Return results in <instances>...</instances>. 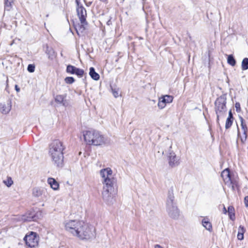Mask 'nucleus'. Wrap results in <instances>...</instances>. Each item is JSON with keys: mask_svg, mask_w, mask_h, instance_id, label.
<instances>
[{"mask_svg": "<svg viewBox=\"0 0 248 248\" xmlns=\"http://www.w3.org/2000/svg\"><path fill=\"white\" fill-rule=\"evenodd\" d=\"M65 146L63 143L58 140H54L49 145L48 154L54 164L58 167H62L63 165V151Z\"/></svg>", "mask_w": 248, "mask_h": 248, "instance_id": "f257e3e1", "label": "nucleus"}, {"mask_svg": "<svg viewBox=\"0 0 248 248\" xmlns=\"http://www.w3.org/2000/svg\"><path fill=\"white\" fill-rule=\"evenodd\" d=\"M100 175L103 184V189L114 190V186L117 183V180L113 174L112 170L110 168L101 169Z\"/></svg>", "mask_w": 248, "mask_h": 248, "instance_id": "f03ea898", "label": "nucleus"}, {"mask_svg": "<svg viewBox=\"0 0 248 248\" xmlns=\"http://www.w3.org/2000/svg\"><path fill=\"white\" fill-rule=\"evenodd\" d=\"M85 141L87 144L100 146L106 143L105 137L98 131L89 130L83 132Z\"/></svg>", "mask_w": 248, "mask_h": 248, "instance_id": "7ed1b4c3", "label": "nucleus"}, {"mask_svg": "<svg viewBox=\"0 0 248 248\" xmlns=\"http://www.w3.org/2000/svg\"><path fill=\"white\" fill-rule=\"evenodd\" d=\"M166 211L169 216L172 218L177 219L180 216V212L175 201L172 189L169 190L166 199Z\"/></svg>", "mask_w": 248, "mask_h": 248, "instance_id": "20e7f679", "label": "nucleus"}, {"mask_svg": "<svg viewBox=\"0 0 248 248\" xmlns=\"http://www.w3.org/2000/svg\"><path fill=\"white\" fill-rule=\"evenodd\" d=\"M95 234V228L88 223L81 220L76 237L80 240H89L94 237Z\"/></svg>", "mask_w": 248, "mask_h": 248, "instance_id": "39448f33", "label": "nucleus"}, {"mask_svg": "<svg viewBox=\"0 0 248 248\" xmlns=\"http://www.w3.org/2000/svg\"><path fill=\"white\" fill-rule=\"evenodd\" d=\"M77 3L76 11L77 15L80 22V25H78L75 27L77 34L79 35L80 33L83 32L88 25L86 21L87 13L85 8L80 4L78 0L76 1Z\"/></svg>", "mask_w": 248, "mask_h": 248, "instance_id": "423d86ee", "label": "nucleus"}, {"mask_svg": "<svg viewBox=\"0 0 248 248\" xmlns=\"http://www.w3.org/2000/svg\"><path fill=\"white\" fill-rule=\"evenodd\" d=\"M227 95L223 94L217 98L215 102V110L217 117V123L218 124L220 118L224 117L227 113L226 108Z\"/></svg>", "mask_w": 248, "mask_h": 248, "instance_id": "0eeeda50", "label": "nucleus"}, {"mask_svg": "<svg viewBox=\"0 0 248 248\" xmlns=\"http://www.w3.org/2000/svg\"><path fill=\"white\" fill-rule=\"evenodd\" d=\"M80 222L81 220L75 219L66 220L63 223L64 229L68 233L71 234L74 236H76Z\"/></svg>", "mask_w": 248, "mask_h": 248, "instance_id": "6e6552de", "label": "nucleus"}, {"mask_svg": "<svg viewBox=\"0 0 248 248\" xmlns=\"http://www.w3.org/2000/svg\"><path fill=\"white\" fill-rule=\"evenodd\" d=\"M116 195L115 189H103L102 192L103 200L108 205H111L116 202Z\"/></svg>", "mask_w": 248, "mask_h": 248, "instance_id": "1a4fd4ad", "label": "nucleus"}, {"mask_svg": "<svg viewBox=\"0 0 248 248\" xmlns=\"http://www.w3.org/2000/svg\"><path fill=\"white\" fill-rule=\"evenodd\" d=\"M42 217V211H38L36 212L33 210L27 212L24 215L22 216L21 220L24 222L35 221Z\"/></svg>", "mask_w": 248, "mask_h": 248, "instance_id": "9d476101", "label": "nucleus"}, {"mask_svg": "<svg viewBox=\"0 0 248 248\" xmlns=\"http://www.w3.org/2000/svg\"><path fill=\"white\" fill-rule=\"evenodd\" d=\"M26 244L30 248H34L38 245V238L36 233L34 232H31L29 235H26L24 238Z\"/></svg>", "mask_w": 248, "mask_h": 248, "instance_id": "9b49d317", "label": "nucleus"}, {"mask_svg": "<svg viewBox=\"0 0 248 248\" xmlns=\"http://www.w3.org/2000/svg\"><path fill=\"white\" fill-rule=\"evenodd\" d=\"M47 195L46 190L44 188L36 187L32 189V195L37 198L41 197L43 200L46 199Z\"/></svg>", "mask_w": 248, "mask_h": 248, "instance_id": "f8f14e48", "label": "nucleus"}, {"mask_svg": "<svg viewBox=\"0 0 248 248\" xmlns=\"http://www.w3.org/2000/svg\"><path fill=\"white\" fill-rule=\"evenodd\" d=\"M66 72L70 74H75L79 77H82L84 73V71L83 69L77 68L71 65H67Z\"/></svg>", "mask_w": 248, "mask_h": 248, "instance_id": "ddd939ff", "label": "nucleus"}, {"mask_svg": "<svg viewBox=\"0 0 248 248\" xmlns=\"http://www.w3.org/2000/svg\"><path fill=\"white\" fill-rule=\"evenodd\" d=\"M169 164L171 167H175L178 166L180 164V158L177 156L173 152H170L168 155Z\"/></svg>", "mask_w": 248, "mask_h": 248, "instance_id": "4468645a", "label": "nucleus"}, {"mask_svg": "<svg viewBox=\"0 0 248 248\" xmlns=\"http://www.w3.org/2000/svg\"><path fill=\"white\" fill-rule=\"evenodd\" d=\"M231 187L232 191H235L238 189V178L237 175H233L230 178V180L226 184Z\"/></svg>", "mask_w": 248, "mask_h": 248, "instance_id": "2eb2a0df", "label": "nucleus"}, {"mask_svg": "<svg viewBox=\"0 0 248 248\" xmlns=\"http://www.w3.org/2000/svg\"><path fill=\"white\" fill-rule=\"evenodd\" d=\"M66 98V94L56 95L55 97V101L58 104L66 107L69 105V102Z\"/></svg>", "mask_w": 248, "mask_h": 248, "instance_id": "dca6fc26", "label": "nucleus"}, {"mask_svg": "<svg viewBox=\"0 0 248 248\" xmlns=\"http://www.w3.org/2000/svg\"><path fill=\"white\" fill-rule=\"evenodd\" d=\"M240 120H241V125L242 129L243 132V134L242 136H240V133L238 130V137H240L241 141L242 142H244L246 140V139H247L248 128H247V125L245 123L244 120L243 119V118L241 117Z\"/></svg>", "mask_w": 248, "mask_h": 248, "instance_id": "f3484780", "label": "nucleus"}, {"mask_svg": "<svg viewBox=\"0 0 248 248\" xmlns=\"http://www.w3.org/2000/svg\"><path fill=\"white\" fill-rule=\"evenodd\" d=\"M12 105L11 102L0 104V111L3 114H8L11 109Z\"/></svg>", "mask_w": 248, "mask_h": 248, "instance_id": "a211bd4d", "label": "nucleus"}, {"mask_svg": "<svg viewBox=\"0 0 248 248\" xmlns=\"http://www.w3.org/2000/svg\"><path fill=\"white\" fill-rule=\"evenodd\" d=\"M222 178L225 184L228 182V181L230 180V178L232 175L230 173V170L229 169H225L221 173V174Z\"/></svg>", "mask_w": 248, "mask_h": 248, "instance_id": "6ab92c4d", "label": "nucleus"}, {"mask_svg": "<svg viewBox=\"0 0 248 248\" xmlns=\"http://www.w3.org/2000/svg\"><path fill=\"white\" fill-rule=\"evenodd\" d=\"M47 183L53 189L56 190L59 189V184L55 179L53 178H48L47 179Z\"/></svg>", "mask_w": 248, "mask_h": 248, "instance_id": "aec40b11", "label": "nucleus"}, {"mask_svg": "<svg viewBox=\"0 0 248 248\" xmlns=\"http://www.w3.org/2000/svg\"><path fill=\"white\" fill-rule=\"evenodd\" d=\"M202 226L209 232L212 231V225L211 223L209 221L208 218H204L202 221Z\"/></svg>", "mask_w": 248, "mask_h": 248, "instance_id": "412c9836", "label": "nucleus"}, {"mask_svg": "<svg viewBox=\"0 0 248 248\" xmlns=\"http://www.w3.org/2000/svg\"><path fill=\"white\" fill-rule=\"evenodd\" d=\"M89 75L91 77L95 80H98L100 78L99 75L95 71L93 67L90 68Z\"/></svg>", "mask_w": 248, "mask_h": 248, "instance_id": "4be33fe9", "label": "nucleus"}, {"mask_svg": "<svg viewBox=\"0 0 248 248\" xmlns=\"http://www.w3.org/2000/svg\"><path fill=\"white\" fill-rule=\"evenodd\" d=\"M246 230L244 226L240 225L238 228L237 238L238 240H242L244 239V233Z\"/></svg>", "mask_w": 248, "mask_h": 248, "instance_id": "5701e85b", "label": "nucleus"}, {"mask_svg": "<svg viewBox=\"0 0 248 248\" xmlns=\"http://www.w3.org/2000/svg\"><path fill=\"white\" fill-rule=\"evenodd\" d=\"M166 104L170 103L172 102L173 97L171 95H165L160 98Z\"/></svg>", "mask_w": 248, "mask_h": 248, "instance_id": "b1692460", "label": "nucleus"}, {"mask_svg": "<svg viewBox=\"0 0 248 248\" xmlns=\"http://www.w3.org/2000/svg\"><path fill=\"white\" fill-rule=\"evenodd\" d=\"M227 62L231 66H234L236 64V61L232 55H229L227 58Z\"/></svg>", "mask_w": 248, "mask_h": 248, "instance_id": "393cba45", "label": "nucleus"}, {"mask_svg": "<svg viewBox=\"0 0 248 248\" xmlns=\"http://www.w3.org/2000/svg\"><path fill=\"white\" fill-rule=\"evenodd\" d=\"M241 68L242 70H246L248 69V58H245L243 60L241 64Z\"/></svg>", "mask_w": 248, "mask_h": 248, "instance_id": "a878e982", "label": "nucleus"}, {"mask_svg": "<svg viewBox=\"0 0 248 248\" xmlns=\"http://www.w3.org/2000/svg\"><path fill=\"white\" fill-rule=\"evenodd\" d=\"M234 211V208L232 206H230L228 208V212L229 214V215L230 216V218L232 220H233L234 219V213L233 212Z\"/></svg>", "mask_w": 248, "mask_h": 248, "instance_id": "bb28decb", "label": "nucleus"}, {"mask_svg": "<svg viewBox=\"0 0 248 248\" xmlns=\"http://www.w3.org/2000/svg\"><path fill=\"white\" fill-rule=\"evenodd\" d=\"M13 2V0H4L5 9L9 11L12 8V3Z\"/></svg>", "mask_w": 248, "mask_h": 248, "instance_id": "cd10ccee", "label": "nucleus"}, {"mask_svg": "<svg viewBox=\"0 0 248 248\" xmlns=\"http://www.w3.org/2000/svg\"><path fill=\"white\" fill-rule=\"evenodd\" d=\"M3 183L6 185L7 187L11 186L13 184V181L10 177H7L5 180L3 181Z\"/></svg>", "mask_w": 248, "mask_h": 248, "instance_id": "c85d7f7f", "label": "nucleus"}, {"mask_svg": "<svg viewBox=\"0 0 248 248\" xmlns=\"http://www.w3.org/2000/svg\"><path fill=\"white\" fill-rule=\"evenodd\" d=\"M112 93L113 96L117 98L119 96V88H111Z\"/></svg>", "mask_w": 248, "mask_h": 248, "instance_id": "c756f323", "label": "nucleus"}, {"mask_svg": "<svg viewBox=\"0 0 248 248\" xmlns=\"http://www.w3.org/2000/svg\"><path fill=\"white\" fill-rule=\"evenodd\" d=\"M233 120L230 119V118H227L225 124V128L226 129L229 128L232 124Z\"/></svg>", "mask_w": 248, "mask_h": 248, "instance_id": "7c9ffc66", "label": "nucleus"}, {"mask_svg": "<svg viewBox=\"0 0 248 248\" xmlns=\"http://www.w3.org/2000/svg\"><path fill=\"white\" fill-rule=\"evenodd\" d=\"M166 105V104L162 100L161 98L159 99L157 106L160 109L164 108Z\"/></svg>", "mask_w": 248, "mask_h": 248, "instance_id": "2f4dec72", "label": "nucleus"}, {"mask_svg": "<svg viewBox=\"0 0 248 248\" xmlns=\"http://www.w3.org/2000/svg\"><path fill=\"white\" fill-rule=\"evenodd\" d=\"M65 82L67 84H72L74 82L75 79L72 77H66L65 79Z\"/></svg>", "mask_w": 248, "mask_h": 248, "instance_id": "473e14b6", "label": "nucleus"}, {"mask_svg": "<svg viewBox=\"0 0 248 248\" xmlns=\"http://www.w3.org/2000/svg\"><path fill=\"white\" fill-rule=\"evenodd\" d=\"M27 70L29 72L32 73L35 70V66L33 64H29L27 67Z\"/></svg>", "mask_w": 248, "mask_h": 248, "instance_id": "72a5a7b5", "label": "nucleus"}, {"mask_svg": "<svg viewBox=\"0 0 248 248\" xmlns=\"http://www.w3.org/2000/svg\"><path fill=\"white\" fill-rule=\"evenodd\" d=\"M235 107L237 112H239L241 110L240 104L239 103L236 102L235 104Z\"/></svg>", "mask_w": 248, "mask_h": 248, "instance_id": "f704fd0d", "label": "nucleus"}, {"mask_svg": "<svg viewBox=\"0 0 248 248\" xmlns=\"http://www.w3.org/2000/svg\"><path fill=\"white\" fill-rule=\"evenodd\" d=\"M244 202L245 206L248 207V196H246L244 198Z\"/></svg>", "mask_w": 248, "mask_h": 248, "instance_id": "c9c22d12", "label": "nucleus"}, {"mask_svg": "<svg viewBox=\"0 0 248 248\" xmlns=\"http://www.w3.org/2000/svg\"><path fill=\"white\" fill-rule=\"evenodd\" d=\"M227 118H230V119L233 120V115L231 110H230L229 112V116Z\"/></svg>", "mask_w": 248, "mask_h": 248, "instance_id": "e433bc0d", "label": "nucleus"}, {"mask_svg": "<svg viewBox=\"0 0 248 248\" xmlns=\"http://www.w3.org/2000/svg\"><path fill=\"white\" fill-rule=\"evenodd\" d=\"M46 53H48V54H49L48 58L50 59H51L52 58H51V56H50L51 50H49V51L46 50Z\"/></svg>", "mask_w": 248, "mask_h": 248, "instance_id": "4c0bfd02", "label": "nucleus"}, {"mask_svg": "<svg viewBox=\"0 0 248 248\" xmlns=\"http://www.w3.org/2000/svg\"><path fill=\"white\" fill-rule=\"evenodd\" d=\"M15 89L17 92H19L20 91V89L17 85L15 86Z\"/></svg>", "mask_w": 248, "mask_h": 248, "instance_id": "58836bf2", "label": "nucleus"}, {"mask_svg": "<svg viewBox=\"0 0 248 248\" xmlns=\"http://www.w3.org/2000/svg\"><path fill=\"white\" fill-rule=\"evenodd\" d=\"M155 248H164L159 245H156L155 246Z\"/></svg>", "mask_w": 248, "mask_h": 248, "instance_id": "ea45409f", "label": "nucleus"}, {"mask_svg": "<svg viewBox=\"0 0 248 248\" xmlns=\"http://www.w3.org/2000/svg\"><path fill=\"white\" fill-rule=\"evenodd\" d=\"M227 212V211L226 208L225 207V206H224V208H223V213L224 214H226Z\"/></svg>", "mask_w": 248, "mask_h": 248, "instance_id": "a19ab883", "label": "nucleus"}, {"mask_svg": "<svg viewBox=\"0 0 248 248\" xmlns=\"http://www.w3.org/2000/svg\"><path fill=\"white\" fill-rule=\"evenodd\" d=\"M110 22V20H109V21L107 22L108 25H109V24H110V22Z\"/></svg>", "mask_w": 248, "mask_h": 248, "instance_id": "79ce46f5", "label": "nucleus"}]
</instances>
